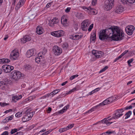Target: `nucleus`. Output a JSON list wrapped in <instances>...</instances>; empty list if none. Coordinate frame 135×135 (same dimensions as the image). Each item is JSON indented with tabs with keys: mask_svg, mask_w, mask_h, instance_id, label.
<instances>
[{
	"mask_svg": "<svg viewBox=\"0 0 135 135\" xmlns=\"http://www.w3.org/2000/svg\"><path fill=\"white\" fill-rule=\"evenodd\" d=\"M99 39L102 40L105 39L111 40V41L121 40L124 38V34L122 30L118 27H113L112 26L100 31Z\"/></svg>",
	"mask_w": 135,
	"mask_h": 135,
	"instance_id": "nucleus-1",
	"label": "nucleus"
},
{
	"mask_svg": "<svg viewBox=\"0 0 135 135\" xmlns=\"http://www.w3.org/2000/svg\"><path fill=\"white\" fill-rule=\"evenodd\" d=\"M123 114L117 110L115 113L114 115L113 116V117L111 118L108 119V118H105L102 120L101 121L103 123H105L107 125L109 126L112 123V122H110V120L112 119H116L122 116Z\"/></svg>",
	"mask_w": 135,
	"mask_h": 135,
	"instance_id": "nucleus-2",
	"label": "nucleus"
},
{
	"mask_svg": "<svg viewBox=\"0 0 135 135\" xmlns=\"http://www.w3.org/2000/svg\"><path fill=\"white\" fill-rule=\"evenodd\" d=\"M10 80L7 78L3 79L2 81H0V89L5 90L7 88V85L10 82Z\"/></svg>",
	"mask_w": 135,
	"mask_h": 135,
	"instance_id": "nucleus-3",
	"label": "nucleus"
},
{
	"mask_svg": "<svg viewBox=\"0 0 135 135\" xmlns=\"http://www.w3.org/2000/svg\"><path fill=\"white\" fill-rule=\"evenodd\" d=\"M11 76L12 79L17 80L21 77V73L19 71L14 70L11 73Z\"/></svg>",
	"mask_w": 135,
	"mask_h": 135,
	"instance_id": "nucleus-4",
	"label": "nucleus"
},
{
	"mask_svg": "<svg viewBox=\"0 0 135 135\" xmlns=\"http://www.w3.org/2000/svg\"><path fill=\"white\" fill-rule=\"evenodd\" d=\"M109 103L108 102V99H106L104 100L102 103L99 104L97 106L93 107L91 109L87 111L86 112V113H91L93 111H94V109H96L97 108H100V106L104 105H105L107 104H108Z\"/></svg>",
	"mask_w": 135,
	"mask_h": 135,
	"instance_id": "nucleus-5",
	"label": "nucleus"
},
{
	"mask_svg": "<svg viewBox=\"0 0 135 135\" xmlns=\"http://www.w3.org/2000/svg\"><path fill=\"white\" fill-rule=\"evenodd\" d=\"M14 69V67L12 66L5 65H3L2 68V70L6 73H8L10 72Z\"/></svg>",
	"mask_w": 135,
	"mask_h": 135,
	"instance_id": "nucleus-6",
	"label": "nucleus"
},
{
	"mask_svg": "<svg viewBox=\"0 0 135 135\" xmlns=\"http://www.w3.org/2000/svg\"><path fill=\"white\" fill-rule=\"evenodd\" d=\"M64 32L62 30H60L51 32V34L52 36L58 37L63 36Z\"/></svg>",
	"mask_w": 135,
	"mask_h": 135,
	"instance_id": "nucleus-7",
	"label": "nucleus"
},
{
	"mask_svg": "<svg viewBox=\"0 0 135 135\" xmlns=\"http://www.w3.org/2000/svg\"><path fill=\"white\" fill-rule=\"evenodd\" d=\"M83 8L84 9H86V11H88V13L90 15L96 14L97 13V11L95 9L90 6L88 7H84Z\"/></svg>",
	"mask_w": 135,
	"mask_h": 135,
	"instance_id": "nucleus-8",
	"label": "nucleus"
},
{
	"mask_svg": "<svg viewBox=\"0 0 135 135\" xmlns=\"http://www.w3.org/2000/svg\"><path fill=\"white\" fill-rule=\"evenodd\" d=\"M18 52L13 50L11 53L10 56V59L13 60H15L18 57Z\"/></svg>",
	"mask_w": 135,
	"mask_h": 135,
	"instance_id": "nucleus-9",
	"label": "nucleus"
},
{
	"mask_svg": "<svg viewBox=\"0 0 135 135\" xmlns=\"http://www.w3.org/2000/svg\"><path fill=\"white\" fill-rule=\"evenodd\" d=\"M135 29L134 27L132 25H130L127 26L125 28V31L129 35L133 34V32Z\"/></svg>",
	"mask_w": 135,
	"mask_h": 135,
	"instance_id": "nucleus-10",
	"label": "nucleus"
},
{
	"mask_svg": "<svg viewBox=\"0 0 135 135\" xmlns=\"http://www.w3.org/2000/svg\"><path fill=\"white\" fill-rule=\"evenodd\" d=\"M52 51L55 55H58L62 53L61 49L57 46H55L53 47Z\"/></svg>",
	"mask_w": 135,
	"mask_h": 135,
	"instance_id": "nucleus-11",
	"label": "nucleus"
},
{
	"mask_svg": "<svg viewBox=\"0 0 135 135\" xmlns=\"http://www.w3.org/2000/svg\"><path fill=\"white\" fill-rule=\"evenodd\" d=\"M88 20L84 21L81 23V28L82 30L84 31H86L88 27L89 24L88 23Z\"/></svg>",
	"mask_w": 135,
	"mask_h": 135,
	"instance_id": "nucleus-12",
	"label": "nucleus"
},
{
	"mask_svg": "<svg viewBox=\"0 0 135 135\" xmlns=\"http://www.w3.org/2000/svg\"><path fill=\"white\" fill-rule=\"evenodd\" d=\"M36 54L35 51L33 49L28 50L26 53V56L28 57H30L33 56Z\"/></svg>",
	"mask_w": 135,
	"mask_h": 135,
	"instance_id": "nucleus-13",
	"label": "nucleus"
},
{
	"mask_svg": "<svg viewBox=\"0 0 135 135\" xmlns=\"http://www.w3.org/2000/svg\"><path fill=\"white\" fill-rule=\"evenodd\" d=\"M31 38L30 36L28 35H26L21 39V41L22 43H25L26 42L30 41L31 40Z\"/></svg>",
	"mask_w": 135,
	"mask_h": 135,
	"instance_id": "nucleus-14",
	"label": "nucleus"
},
{
	"mask_svg": "<svg viewBox=\"0 0 135 135\" xmlns=\"http://www.w3.org/2000/svg\"><path fill=\"white\" fill-rule=\"evenodd\" d=\"M124 8L121 6H117L114 9V11L117 13H120L122 12L124 10Z\"/></svg>",
	"mask_w": 135,
	"mask_h": 135,
	"instance_id": "nucleus-15",
	"label": "nucleus"
},
{
	"mask_svg": "<svg viewBox=\"0 0 135 135\" xmlns=\"http://www.w3.org/2000/svg\"><path fill=\"white\" fill-rule=\"evenodd\" d=\"M42 56L41 54L40 53L38 54V57L35 59V61L37 63L41 64L42 63V61L43 60V59H42Z\"/></svg>",
	"mask_w": 135,
	"mask_h": 135,
	"instance_id": "nucleus-16",
	"label": "nucleus"
},
{
	"mask_svg": "<svg viewBox=\"0 0 135 135\" xmlns=\"http://www.w3.org/2000/svg\"><path fill=\"white\" fill-rule=\"evenodd\" d=\"M34 112H31L30 109H27L26 112L25 114L29 118H30V119L33 116V114H35Z\"/></svg>",
	"mask_w": 135,
	"mask_h": 135,
	"instance_id": "nucleus-17",
	"label": "nucleus"
},
{
	"mask_svg": "<svg viewBox=\"0 0 135 135\" xmlns=\"http://www.w3.org/2000/svg\"><path fill=\"white\" fill-rule=\"evenodd\" d=\"M44 30L42 27L40 26H38L36 28V32L38 34L41 35L43 32Z\"/></svg>",
	"mask_w": 135,
	"mask_h": 135,
	"instance_id": "nucleus-18",
	"label": "nucleus"
},
{
	"mask_svg": "<svg viewBox=\"0 0 135 135\" xmlns=\"http://www.w3.org/2000/svg\"><path fill=\"white\" fill-rule=\"evenodd\" d=\"M106 4L105 3L104 7L105 8V10L106 11H109L112 8V6L113 5L110 4Z\"/></svg>",
	"mask_w": 135,
	"mask_h": 135,
	"instance_id": "nucleus-19",
	"label": "nucleus"
},
{
	"mask_svg": "<svg viewBox=\"0 0 135 135\" xmlns=\"http://www.w3.org/2000/svg\"><path fill=\"white\" fill-rule=\"evenodd\" d=\"M19 97L17 95L13 96L12 97V100L14 102H16L17 101L22 98L21 95H19Z\"/></svg>",
	"mask_w": 135,
	"mask_h": 135,
	"instance_id": "nucleus-20",
	"label": "nucleus"
},
{
	"mask_svg": "<svg viewBox=\"0 0 135 135\" xmlns=\"http://www.w3.org/2000/svg\"><path fill=\"white\" fill-rule=\"evenodd\" d=\"M96 37V32L95 31L92 33L90 37V41H94Z\"/></svg>",
	"mask_w": 135,
	"mask_h": 135,
	"instance_id": "nucleus-21",
	"label": "nucleus"
},
{
	"mask_svg": "<svg viewBox=\"0 0 135 135\" xmlns=\"http://www.w3.org/2000/svg\"><path fill=\"white\" fill-rule=\"evenodd\" d=\"M82 36H79L78 35H73L71 37V38L74 40H77L81 38Z\"/></svg>",
	"mask_w": 135,
	"mask_h": 135,
	"instance_id": "nucleus-22",
	"label": "nucleus"
},
{
	"mask_svg": "<svg viewBox=\"0 0 135 135\" xmlns=\"http://www.w3.org/2000/svg\"><path fill=\"white\" fill-rule=\"evenodd\" d=\"M67 20L65 18V16H63L62 17L61 19V22L62 24L63 25H66L67 23Z\"/></svg>",
	"mask_w": 135,
	"mask_h": 135,
	"instance_id": "nucleus-23",
	"label": "nucleus"
},
{
	"mask_svg": "<svg viewBox=\"0 0 135 135\" xmlns=\"http://www.w3.org/2000/svg\"><path fill=\"white\" fill-rule=\"evenodd\" d=\"M10 61L9 59H0V63H7Z\"/></svg>",
	"mask_w": 135,
	"mask_h": 135,
	"instance_id": "nucleus-24",
	"label": "nucleus"
},
{
	"mask_svg": "<svg viewBox=\"0 0 135 135\" xmlns=\"http://www.w3.org/2000/svg\"><path fill=\"white\" fill-rule=\"evenodd\" d=\"M30 120V118H29L26 114L22 118V120L23 122H26Z\"/></svg>",
	"mask_w": 135,
	"mask_h": 135,
	"instance_id": "nucleus-25",
	"label": "nucleus"
},
{
	"mask_svg": "<svg viewBox=\"0 0 135 135\" xmlns=\"http://www.w3.org/2000/svg\"><path fill=\"white\" fill-rule=\"evenodd\" d=\"M116 97H109L108 98H107L108 102L109 103L112 102L114 100H115L116 99Z\"/></svg>",
	"mask_w": 135,
	"mask_h": 135,
	"instance_id": "nucleus-26",
	"label": "nucleus"
},
{
	"mask_svg": "<svg viewBox=\"0 0 135 135\" xmlns=\"http://www.w3.org/2000/svg\"><path fill=\"white\" fill-rule=\"evenodd\" d=\"M69 45L66 42H64L62 44L61 46L65 50L68 47Z\"/></svg>",
	"mask_w": 135,
	"mask_h": 135,
	"instance_id": "nucleus-27",
	"label": "nucleus"
},
{
	"mask_svg": "<svg viewBox=\"0 0 135 135\" xmlns=\"http://www.w3.org/2000/svg\"><path fill=\"white\" fill-rule=\"evenodd\" d=\"M132 112L130 110L128 112L126 113L125 115L126 117L125 118V119H126L129 118Z\"/></svg>",
	"mask_w": 135,
	"mask_h": 135,
	"instance_id": "nucleus-28",
	"label": "nucleus"
},
{
	"mask_svg": "<svg viewBox=\"0 0 135 135\" xmlns=\"http://www.w3.org/2000/svg\"><path fill=\"white\" fill-rule=\"evenodd\" d=\"M60 91V89H57L54 90L52 92L50 93L51 95L53 96L56 94L57 93Z\"/></svg>",
	"mask_w": 135,
	"mask_h": 135,
	"instance_id": "nucleus-29",
	"label": "nucleus"
},
{
	"mask_svg": "<svg viewBox=\"0 0 135 135\" xmlns=\"http://www.w3.org/2000/svg\"><path fill=\"white\" fill-rule=\"evenodd\" d=\"M114 2V0H106L105 2V3L106 4H109L111 5H113Z\"/></svg>",
	"mask_w": 135,
	"mask_h": 135,
	"instance_id": "nucleus-30",
	"label": "nucleus"
},
{
	"mask_svg": "<svg viewBox=\"0 0 135 135\" xmlns=\"http://www.w3.org/2000/svg\"><path fill=\"white\" fill-rule=\"evenodd\" d=\"M79 87L78 85L77 86L75 87L74 88H73L72 89L70 90L68 92L67 94H69L73 92H74L76 90L77 88H79Z\"/></svg>",
	"mask_w": 135,
	"mask_h": 135,
	"instance_id": "nucleus-31",
	"label": "nucleus"
},
{
	"mask_svg": "<svg viewBox=\"0 0 135 135\" xmlns=\"http://www.w3.org/2000/svg\"><path fill=\"white\" fill-rule=\"evenodd\" d=\"M53 23H54V24H57L59 22V20L56 17H55L53 19L51 20Z\"/></svg>",
	"mask_w": 135,
	"mask_h": 135,
	"instance_id": "nucleus-32",
	"label": "nucleus"
},
{
	"mask_svg": "<svg viewBox=\"0 0 135 135\" xmlns=\"http://www.w3.org/2000/svg\"><path fill=\"white\" fill-rule=\"evenodd\" d=\"M31 68V66L28 64H26L24 66V69L26 70L30 69Z\"/></svg>",
	"mask_w": 135,
	"mask_h": 135,
	"instance_id": "nucleus-33",
	"label": "nucleus"
},
{
	"mask_svg": "<svg viewBox=\"0 0 135 135\" xmlns=\"http://www.w3.org/2000/svg\"><path fill=\"white\" fill-rule=\"evenodd\" d=\"M22 115V112H17L15 115V116L17 118L21 117Z\"/></svg>",
	"mask_w": 135,
	"mask_h": 135,
	"instance_id": "nucleus-34",
	"label": "nucleus"
},
{
	"mask_svg": "<svg viewBox=\"0 0 135 135\" xmlns=\"http://www.w3.org/2000/svg\"><path fill=\"white\" fill-rule=\"evenodd\" d=\"M67 129L66 128V127L61 128L60 129H59V132L60 133H62L65 131H67Z\"/></svg>",
	"mask_w": 135,
	"mask_h": 135,
	"instance_id": "nucleus-35",
	"label": "nucleus"
},
{
	"mask_svg": "<svg viewBox=\"0 0 135 135\" xmlns=\"http://www.w3.org/2000/svg\"><path fill=\"white\" fill-rule=\"evenodd\" d=\"M35 96L34 95L30 97L27 98V100L29 101H31L32 100L34 99H35Z\"/></svg>",
	"mask_w": 135,
	"mask_h": 135,
	"instance_id": "nucleus-36",
	"label": "nucleus"
},
{
	"mask_svg": "<svg viewBox=\"0 0 135 135\" xmlns=\"http://www.w3.org/2000/svg\"><path fill=\"white\" fill-rule=\"evenodd\" d=\"M74 124H71L69 125L68 126L66 127L67 129V130H68L69 129L72 128L74 126Z\"/></svg>",
	"mask_w": 135,
	"mask_h": 135,
	"instance_id": "nucleus-37",
	"label": "nucleus"
},
{
	"mask_svg": "<svg viewBox=\"0 0 135 135\" xmlns=\"http://www.w3.org/2000/svg\"><path fill=\"white\" fill-rule=\"evenodd\" d=\"M128 0H121V2L124 5L129 4L128 2L127 1Z\"/></svg>",
	"mask_w": 135,
	"mask_h": 135,
	"instance_id": "nucleus-38",
	"label": "nucleus"
},
{
	"mask_svg": "<svg viewBox=\"0 0 135 135\" xmlns=\"http://www.w3.org/2000/svg\"><path fill=\"white\" fill-rule=\"evenodd\" d=\"M17 129L16 128H15L13 129H12L10 132L11 133V134H13L17 132Z\"/></svg>",
	"mask_w": 135,
	"mask_h": 135,
	"instance_id": "nucleus-39",
	"label": "nucleus"
},
{
	"mask_svg": "<svg viewBox=\"0 0 135 135\" xmlns=\"http://www.w3.org/2000/svg\"><path fill=\"white\" fill-rule=\"evenodd\" d=\"M52 130L50 129L49 131H47L43 133L42 135H46L50 133L52 131Z\"/></svg>",
	"mask_w": 135,
	"mask_h": 135,
	"instance_id": "nucleus-40",
	"label": "nucleus"
},
{
	"mask_svg": "<svg viewBox=\"0 0 135 135\" xmlns=\"http://www.w3.org/2000/svg\"><path fill=\"white\" fill-rule=\"evenodd\" d=\"M9 105V104L8 103H0V105L2 107H4V106H6Z\"/></svg>",
	"mask_w": 135,
	"mask_h": 135,
	"instance_id": "nucleus-41",
	"label": "nucleus"
},
{
	"mask_svg": "<svg viewBox=\"0 0 135 135\" xmlns=\"http://www.w3.org/2000/svg\"><path fill=\"white\" fill-rule=\"evenodd\" d=\"M49 26L51 27H53L54 26L55 24H54V23H53V22L51 20L50 21H49Z\"/></svg>",
	"mask_w": 135,
	"mask_h": 135,
	"instance_id": "nucleus-42",
	"label": "nucleus"
},
{
	"mask_svg": "<svg viewBox=\"0 0 135 135\" xmlns=\"http://www.w3.org/2000/svg\"><path fill=\"white\" fill-rule=\"evenodd\" d=\"M97 0H92L91 1L92 5L93 6H95L97 4Z\"/></svg>",
	"mask_w": 135,
	"mask_h": 135,
	"instance_id": "nucleus-43",
	"label": "nucleus"
},
{
	"mask_svg": "<svg viewBox=\"0 0 135 135\" xmlns=\"http://www.w3.org/2000/svg\"><path fill=\"white\" fill-rule=\"evenodd\" d=\"M78 76V75H73L70 78V79L71 80H72L74 79L75 78L77 77Z\"/></svg>",
	"mask_w": 135,
	"mask_h": 135,
	"instance_id": "nucleus-44",
	"label": "nucleus"
},
{
	"mask_svg": "<svg viewBox=\"0 0 135 135\" xmlns=\"http://www.w3.org/2000/svg\"><path fill=\"white\" fill-rule=\"evenodd\" d=\"M64 110L62 109V110L59 111L57 112H56L55 114H56V115L58 114H63L64 112Z\"/></svg>",
	"mask_w": 135,
	"mask_h": 135,
	"instance_id": "nucleus-45",
	"label": "nucleus"
},
{
	"mask_svg": "<svg viewBox=\"0 0 135 135\" xmlns=\"http://www.w3.org/2000/svg\"><path fill=\"white\" fill-rule=\"evenodd\" d=\"M93 24H92L89 27L88 29V30L89 31H90L92 29L93 27Z\"/></svg>",
	"mask_w": 135,
	"mask_h": 135,
	"instance_id": "nucleus-46",
	"label": "nucleus"
},
{
	"mask_svg": "<svg viewBox=\"0 0 135 135\" xmlns=\"http://www.w3.org/2000/svg\"><path fill=\"white\" fill-rule=\"evenodd\" d=\"M51 95L50 94H48L45 95H44L43 97H42L41 98L44 99L45 98L47 97H49V96H51Z\"/></svg>",
	"mask_w": 135,
	"mask_h": 135,
	"instance_id": "nucleus-47",
	"label": "nucleus"
},
{
	"mask_svg": "<svg viewBox=\"0 0 135 135\" xmlns=\"http://www.w3.org/2000/svg\"><path fill=\"white\" fill-rule=\"evenodd\" d=\"M127 1L128 2L129 4V3H133L135 2V0H128Z\"/></svg>",
	"mask_w": 135,
	"mask_h": 135,
	"instance_id": "nucleus-48",
	"label": "nucleus"
},
{
	"mask_svg": "<svg viewBox=\"0 0 135 135\" xmlns=\"http://www.w3.org/2000/svg\"><path fill=\"white\" fill-rule=\"evenodd\" d=\"M97 52L98 51L95 50H93L92 52V54L94 55L95 56L97 54Z\"/></svg>",
	"mask_w": 135,
	"mask_h": 135,
	"instance_id": "nucleus-49",
	"label": "nucleus"
},
{
	"mask_svg": "<svg viewBox=\"0 0 135 135\" xmlns=\"http://www.w3.org/2000/svg\"><path fill=\"white\" fill-rule=\"evenodd\" d=\"M134 59H130L129 60L127 61V63L128 65H129V64H131L132 62L133 61Z\"/></svg>",
	"mask_w": 135,
	"mask_h": 135,
	"instance_id": "nucleus-50",
	"label": "nucleus"
},
{
	"mask_svg": "<svg viewBox=\"0 0 135 135\" xmlns=\"http://www.w3.org/2000/svg\"><path fill=\"white\" fill-rule=\"evenodd\" d=\"M23 134V132H22L20 131L17 132L14 135H22Z\"/></svg>",
	"mask_w": 135,
	"mask_h": 135,
	"instance_id": "nucleus-51",
	"label": "nucleus"
},
{
	"mask_svg": "<svg viewBox=\"0 0 135 135\" xmlns=\"http://www.w3.org/2000/svg\"><path fill=\"white\" fill-rule=\"evenodd\" d=\"M70 9L71 8L69 7H68L65 9V11L66 13L70 11Z\"/></svg>",
	"mask_w": 135,
	"mask_h": 135,
	"instance_id": "nucleus-52",
	"label": "nucleus"
},
{
	"mask_svg": "<svg viewBox=\"0 0 135 135\" xmlns=\"http://www.w3.org/2000/svg\"><path fill=\"white\" fill-rule=\"evenodd\" d=\"M99 90V88H97L94 90H92V92L93 93H95V92L98 91V90Z\"/></svg>",
	"mask_w": 135,
	"mask_h": 135,
	"instance_id": "nucleus-53",
	"label": "nucleus"
},
{
	"mask_svg": "<svg viewBox=\"0 0 135 135\" xmlns=\"http://www.w3.org/2000/svg\"><path fill=\"white\" fill-rule=\"evenodd\" d=\"M69 107V105H67L66 106L64 107V108L63 109V110H66L67 109H68Z\"/></svg>",
	"mask_w": 135,
	"mask_h": 135,
	"instance_id": "nucleus-54",
	"label": "nucleus"
},
{
	"mask_svg": "<svg viewBox=\"0 0 135 135\" xmlns=\"http://www.w3.org/2000/svg\"><path fill=\"white\" fill-rule=\"evenodd\" d=\"M121 113H122L125 110H126V108H122V109H119L118 110Z\"/></svg>",
	"mask_w": 135,
	"mask_h": 135,
	"instance_id": "nucleus-55",
	"label": "nucleus"
},
{
	"mask_svg": "<svg viewBox=\"0 0 135 135\" xmlns=\"http://www.w3.org/2000/svg\"><path fill=\"white\" fill-rule=\"evenodd\" d=\"M132 108V106L131 105H130L129 106H127L126 107V110H128L131 109Z\"/></svg>",
	"mask_w": 135,
	"mask_h": 135,
	"instance_id": "nucleus-56",
	"label": "nucleus"
},
{
	"mask_svg": "<svg viewBox=\"0 0 135 135\" xmlns=\"http://www.w3.org/2000/svg\"><path fill=\"white\" fill-rule=\"evenodd\" d=\"M8 132L7 131H6L2 133L1 135H8Z\"/></svg>",
	"mask_w": 135,
	"mask_h": 135,
	"instance_id": "nucleus-57",
	"label": "nucleus"
},
{
	"mask_svg": "<svg viewBox=\"0 0 135 135\" xmlns=\"http://www.w3.org/2000/svg\"><path fill=\"white\" fill-rule=\"evenodd\" d=\"M5 120H6L7 122L9 121L10 120H11V119L10 118H9V117H7L5 119Z\"/></svg>",
	"mask_w": 135,
	"mask_h": 135,
	"instance_id": "nucleus-58",
	"label": "nucleus"
},
{
	"mask_svg": "<svg viewBox=\"0 0 135 135\" xmlns=\"http://www.w3.org/2000/svg\"><path fill=\"white\" fill-rule=\"evenodd\" d=\"M51 108L50 107H49L48 108V110H47V112L48 113H49L51 110Z\"/></svg>",
	"mask_w": 135,
	"mask_h": 135,
	"instance_id": "nucleus-59",
	"label": "nucleus"
},
{
	"mask_svg": "<svg viewBox=\"0 0 135 135\" xmlns=\"http://www.w3.org/2000/svg\"><path fill=\"white\" fill-rule=\"evenodd\" d=\"M74 27L75 29L76 30L78 28V24H75L74 25Z\"/></svg>",
	"mask_w": 135,
	"mask_h": 135,
	"instance_id": "nucleus-60",
	"label": "nucleus"
},
{
	"mask_svg": "<svg viewBox=\"0 0 135 135\" xmlns=\"http://www.w3.org/2000/svg\"><path fill=\"white\" fill-rule=\"evenodd\" d=\"M25 1L26 0H20L19 1L20 4H21V3L23 4Z\"/></svg>",
	"mask_w": 135,
	"mask_h": 135,
	"instance_id": "nucleus-61",
	"label": "nucleus"
},
{
	"mask_svg": "<svg viewBox=\"0 0 135 135\" xmlns=\"http://www.w3.org/2000/svg\"><path fill=\"white\" fill-rule=\"evenodd\" d=\"M95 56L97 58H100L102 57V55H98L97 54Z\"/></svg>",
	"mask_w": 135,
	"mask_h": 135,
	"instance_id": "nucleus-62",
	"label": "nucleus"
},
{
	"mask_svg": "<svg viewBox=\"0 0 135 135\" xmlns=\"http://www.w3.org/2000/svg\"><path fill=\"white\" fill-rule=\"evenodd\" d=\"M68 81H66L65 82L62 83V84H61V85L62 86L65 85L66 83H68Z\"/></svg>",
	"mask_w": 135,
	"mask_h": 135,
	"instance_id": "nucleus-63",
	"label": "nucleus"
},
{
	"mask_svg": "<svg viewBox=\"0 0 135 135\" xmlns=\"http://www.w3.org/2000/svg\"><path fill=\"white\" fill-rule=\"evenodd\" d=\"M105 69H104V68H103L101 70L100 72H99V73H102V72H103V71H105Z\"/></svg>",
	"mask_w": 135,
	"mask_h": 135,
	"instance_id": "nucleus-64",
	"label": "nucleus"
}]
</instances>
